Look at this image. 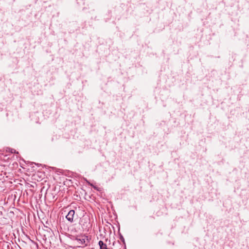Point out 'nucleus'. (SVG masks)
I'll return each mask as SVG.
<instances>
[{"instance_id": "f03ea898", "label": "nucleus", "mask_w": 249, "mask_h": 249, "mask_svg": "<svg viewBox=\"0 0 249 249\" xmlns=\"http://www.w3.org/2000/svg\"><path fill=\"white\" fill-rule=\"evenodd\" d=\"M79 224L83 231H88L91 227L90 219L88 216H83L80 219Z\"/></svg>"}, {"instance_id": "f257e3e1", "label": "nucleus", "mask_w": 249, "mask_h": 249, "mask_svg": "<svg viewBox=\"0 0 249 249\" xmlns=\"http://www.w3.org/2000/svg\"><path fill=\"white\" fill-rule=\"evenodd\" d=\"M90 239L88 236L80 234L73 236L72 240L77 247L81 248H85L88 246L89 244Z\"/></svg>"}, {"instance_id": "39448f33", "label": "nucleus", "mask_w": 249, "mask_h": 249, "mask_svg": "<svg viewBox=\"0 0 249 249\" xmlns=\"http://www.w3.org/2000/svg\"><path fill=\"white\" fill-rule=\"evenodd\" d=\"M16 151V150L14 149H12L11 150V152L12 153H15Z\"/></svg>"}, {"instance_id": "20e7f679", "label": "nucleus", "mask_w": 249, "mask_h": 249, "mask_svg": "<svg viewBox=\"0 0 249 249\" xmlns=\"http://www.w3.org/2000/svg\"><path fill=\"white\" fill-rule=\"evenodd\" d=\"M98 245L100 249H112L107 247V246L105 244L103 241L100 240L98 242Z\"/></svg>"}, {"instance_id": "7ed1b4c3", "label": "nucleus", "mask_w": 249, "mask_h": 249, "mask_svg": "<svg viewBox=\"0 0 249 249\" xmlns=\"http://www.w3.org/2000/svg\"><path fill=\"white\" fill-rule=\"evenodd\" d=\"M75 214V211L73 210L69 211L67 215L66 216V218L68 221L72 223L73 222L74 217Z\"/></svg>"}]
</instances>
